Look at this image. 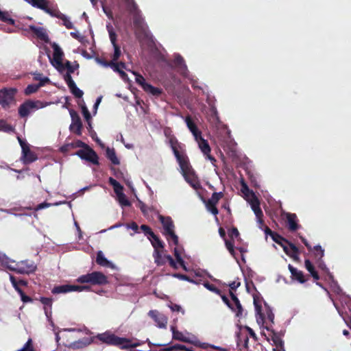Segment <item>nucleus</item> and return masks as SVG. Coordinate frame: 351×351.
I'll return each instance as SVG.
<instances>
[{"instance_id":"obj_39","label":"nucleus","mask_w":351,"mask_h":351,"mask_svg":"<svg viewBox=\"0 0 351 351\" xmlns=\"http://www.w3.org/2000/svg\"><path fill=\"white\" fill-rule=\"evenodd\" d=\"M264 328L267 330L271 332V338L272 341H274V344L278 347H282V340L278 337V335L272 330L269 326H265Z\"/></svg>"},{"instance_id":"obj_21","label":"nucleus","mask_w":351,"mask_h":351,"mask_svg":"<svg viewBox=\"0 0 351 351\" xmlns=\"http://www.w3.org/2000/svg\"><path fill=\"white\" fill-rule=\"evenodd\" d=\"M107 29H108V31L109 33L110 41L112 44V45L114 47V49L112 61L115 62L119 59V58L121 55V50H120V48L116 44V34L114 31L112 26L110 24H109L107 25Z\"/></svg>"},{"instance_id":"obj_7","label":"nucleus","mask_w":351,"mask_h":351,"mask_svg":"<svg viewBox=\"0 0 351 351\" xmlns=\"http://www.w3.org/2000/svg\"><path fill=\"white\" fill-rule=\"evenodd\" d=\"M48 105L49 103H44L39 100H27L19 106V114L23 118L26 117Z\"/></svg>"},{"instance_id":"obj_45","label":"nucleus","mask_w":351,"mask_h":351,"mask_svg":"<svg viewBox=\"0 0 351 351\" xmlns=\"http://www.w3.org/2000/svg\"><path fill=\"white\" fill-rule=\"evenodd\" d=\"M19 267V262H16L14 260L9 259L8 263L5 265V267L10 271L17 273L16 269Z\"/></svg>"},{"instance_id":"obj_55","label":"nucleus","mask_w":351,"mask_h":351,"mask_svg":"<svg viewBox=\"0 0 351 351\" xmlns=\"http://www.w3.org/2000/svg\"><path fill=\"white\" fill-rule=\"evenodd\" d=\"M82 112L86 121H89V120L91 119V116L86 106H82Z\"/></svg>"},{"instance_id":"obj_27","label":"nucleus","mask_w":351,"mask_h":351,"mask_svg":"<svg viewBox=\"0 0 351 351\" xmlns=\"http://www.w3.org/2000/svg\"><path fill=\"white\" fill-rule=\"evenodd\" d=\"M185 180L195 189H197L199 187L198 181L194 175L193 170H189V172L182 173Z\"/></svg>"},{"instance_id":"obj_37","label":"nucleus","mask_w":351,"mask_h":351,"mask_svg":"<svg viewBox=\"0 0 351 351\" xmlns=\"http://www.w3.org/2000/svg\"><path fill=\"white\" fill-rule=\"evenodd\" d=\"M289 269L291 273L292 276L300 282L303 283L305 282L304 279L303 274L301 271H298L297 269L294 268L292 265H289Z\"/></svg>"},{"instance_id":"obj_18","label":"nucleus","mask_w":351,"mask_h":351,"mask_svg":"<svg viewBox=\"0 0 351 351\" xmlns=\"http://www.w3.org/2000/svg\"><path fill=\"white\" fill-rule=\"evenodd\" d=\"M19 142L22 149V160L24 163H29L36 159L35 155L30 152L28 144L23 139L18 137Z\"/></svg>"},{"instance_id":"obj_9","label":"nucleus","mask_w":351,"mask_h":351,"mask_svg":"<svg viewBox=\"0 0 351 351\" xmlns=\"http://www.w3.org/2000/svg\"><path fill=\"white\" fill-rule=\"evenodd\" d=\"M170 143L173 154L177 159L178 162L179 163L182 174L186 172H189V170H191L192 169L190 166L188 158L184 155L180 154L179 153L174 144L173 139H171Z\"/></svg>"},{"instance_id":"obj_52","label":"nucleus","mask_w":351,"mask_h":351,"mask_svg":"<svg viewBox=\"0 0 351 351\" xmlns=\"http://www.w3.org/2000/svg\"><path fill=\"white\" fill-rule=\"evenodd\" d=\"M69 288L71 289V291H78L81 292L85 290H88L89 287L88 286H79V285H70Z\"/></svg>"},{"instance_id":"obj_41","label":"nucleus","mask_w":351,"mask_h":351,"mask_svg":"<svg viewBox=\"0 0 351 351\" xmlns=\"http://www.w3.org/2000/svg\"><path fill=\"white\" fill-rule=\"evenodd\" d=\"M30 3L34 7L45 10L49 4V1L47 0H32Z\"/></svg>"},{"instance_id":"obj_28","label":"nucleus","mask_w":351,"mask_h":351,"mask_svg":"<svg viewBox=\"0 0 351 351\" xmlns=\"http://www.w3.org/2000/svg\"><path fill=\"white\" fill-rule=\"evenodd\" d=\"M44 11L52 16L57 17L58 19L62 20L63 22H69L65 15L62 14L58 9L53 7L49 6L48 5Z\"/></svg>"},{"instance_id":"obj_47","label":"nucleus","mask_w":351,"mask_h":351,"mask_svg":"<svg viewBox=\"0 0 351 351\" xmlns=\"http://www.w3.org/2000/svg\"><path fill=\"white\" fill-rule=\"evenodd\" d=\"M40 87H41V86L38 84H29L25 88V93L26 95L32 94V93L36 92Z\"/></svg>"},{"instance_id":"obj_33","label":"nucleus","mask_w":351,"mask_h":351,"mask_svg":"<svg viewBox=\"0 0 351 351\" xmlns=\"http://www.w3.org/2000/svg\"><path fill=\"white\" fill-rule=\"evenodd\" d=\"M173 254L177 261L176 263H178L184 271H188L189 269L185 265L184 261L182 257V249L178 247H175L173 250Z\"/></svg>"},{"instance_id":"obj_43","label":"nucleus","mask_w":351,"mask_h":351,"mask_svg":"<svg viewBox=\"0 0 351 351\" xmlns=\"http://www.w3.org/2000/svg\"><path fill=\"white\" fill-rule=\"evenodd\" d=\"M34 80L39 81V84H38L40 86H44L46 83L49 82V79L48 77H44L42 74L38 73H34Z\"/></svg>"},{"instance_id":"obj_51","label":"nucleus","mask_w":351,"mask_h":351,"mask_svg":"<svg viewBox=\"0 0 351 351\" xmlns=\"http://www.w3.org/2000/svg\"><path fill=\"white\" fill-rule=\"evenodd\" d=\"M0 130L4 131V132H11L13 130V128L11 125L7 124L5 121L1 120L0 121Z\"/></svg>"},{"instance_id":"obj_58","label":"nucleus","mask_w":351,"mask_h":351,"mask_svg":"<svg viewBox=\"0 0 351 351\" xmlns=\"http://www.w3.org/2000/svg\"><path fill=\"white\" fill-rule=\"evenodd\" d=\"M9 259L10 258H8L5 254L0 252V263L2 266L5 267Z\"/></svg>"},{"instance_id":"obj_48","label":"nucleus","mask_w":351,"mask_h":351,"mask_svg":"<svg viewBox=\"0 0 351 351\" xmlns=\"http://www.w3.org/2000/svg\"><path fill=\"white\" fill-rule=\"evenodd\" d=\"M70 34L73 38H74L75 39L77 40L81 43H83L85 40V36H84V34L80 32L79 31L76 30L74 32H71Z\"/></svg>"},{"instance_id":"obj_5","label":"nucleus","mask_w":351,"mask_h":351,"mask_svg":"<svg viewBox=\"0 0 351 351\" xmlns=\"http://www.w3.org/2000/svg\"><path fill=\"white\" fill-rule=\"evenodd\" d=\"M171 330L172 332V337L173 339L182 341L184 343H189L202 348H206L208 344L201 343L193 334L184 331L181 332L178 330L175 326H171Z\"/></svg>"},{"instance_id":"obj_13","label":"nucleus","mask_w":351,"mask_h":351,"mask_svg":"<svg viewBox=\"0 0 351 351\" xmlns=\"http://www.w3.org/2000/svg\"><path fill=\"white\" fill-rule=\"evenodd\" d=\"M128 10L130 11L132 22H143L144 18L141 10L138 8L134 0H124Z\"/></svg>"},{"instance_id":"obj_1","label":"nucleus","mask_w":351,"mask_h":351,"mask_svg":"<svg viewBox=\"0 0 351 351\" xmlns=\"http://www.w3.org/2000/svg\"><path fill=\"white\" fill-rule=\"evenodd\" d=\"M53 58L51 59V63L52 65L61 73L63 74L64 80L66 81V76L75 71L77 68L78 65H72L69 61H66L65 64L62 62L63 51L61 48L56 44L53 43Z\"/></svg>"},{"instance_id":"obj_25","label":"nucleus","mask_w":351,"mask_h":351,"mask_svg":"<svg viewBox=\"0 0 351 351\" xmlns=\"http://www.w3.org/2000/svg\"><path fill=\"white\" fill-rule=\"evenodd\" d=\"M66 83L68 85L69 88H70L72 93L77 97H82L83 95V92L80 88H78L73 80L71 76H69V75H67L66 76Z\"/></svg>"},{"instance_id":"obj_31","label":"nucleus","mask_w":351,"mask_h":351,"mask_svg":"<svg viewBox=\"0 0 351 351\" xmlns=\"http://www.w3.org/2000/svg\"><path fill=\"white\" fill-rule=\"evenodd\" d=\"M286 218H287L289 228L292 231L297 230L298 228V226L297 223L296 215L292 214V213H287Z\"/></svg>"},{"instance_id":"obj_46","label":"nucleus","mask_w":351,"mask_h":351,"mask_svg":"<svg viewBox=\"0 0 351 351\" xmlns=\"http://www.w3.org/2000/svg\"><path fill=\"white\" fill-rule=\"evenodd\" d=\"M132 73L135 75V80L137 84L141 85V86L144 88L145 84H147V83L145 82V78L140 74L133 71Z\"/></svg>"},{"instance_id":"obj_49","label":"nucleus","mask_w":351,"mask_h":351,"mask_svg":"<svg viewBox=\"0 0 351 351\" xmlns=\"http://www.w3.org/2000/svg\"><path fill=\"white\" fill-rule=\"evenodd\" d=\"M17 351H35L32 346V340L29 339L21 349Z\"/></svg>"},{"instance_id":"obj_56","label":"nucleus","mask_w":351,"mask_h":351,"mask_svg":"<svg viewBox=\"0 0 351 351\" xmlns=\"http://www.w3.org/2000/svg\"><path fill=\"white\" fill-rule=\"evenodd\" d=\"M314 248L316 251L315 256L319 258H322L324 256V250L320 245H316Z\"/></svg>"},{"instance_id":"obj_14","label":"nucleus","mask_w":351,"mask_h":351,"mask_svg":"<svg viewBox=\"0 0 351 351\" xmlns=\"http://www.w3.org/2000/svg\"><path fill=\"white\" fill-rule=\"evenodd\" d=\"M76 155L82 159L89 161L93 164H98V156L97 154L88 146H86L85 148L79 150L76 153Z\"/></svg>"},{"instance_id":"obj_29","label":"nucleus","mask_w":351,"mask_h":351,"mask_svg":"<svg viewBox=\"0 0 351 351\" xmlns=\"http://www.w3.org/2000/svg\"><path fill=\"white\" fill-rule=\"evenodd\" d=\"M199 145V149L202 150V152L205 154L207 155V158L211 160H215L214 158L212 157L210 155L208 154V153L210 152V148L206 142L204 138L201 137L199 138L198 141H197Z\"/></svg>"},{"instance_id":"obj_61","label":"nucleus","mask_w":351,"mask_h":351,"mask_svg":"<svg viewBox=\"0 0 351 351\" xmlns=\"http://www.w3.org/2000/svg\"><path fill=\"white\" fill-rule=\"evenodd\" d=\"M177 349L185 350L186 349V346H184V345L177 344V345H175V346H173L171 347H169V348H167L165 350H167V351H171V350H177Z\"/></svg>"},{"instance_id":"obj_23","label":"nucleus","mask_w":351,"mask_h":351,"mask_svg":"<svg viewBox=\"0 0 351 351\" xmlns=\"http://www.w3.org/2000/svg\"><path fill=\"white\" fill-rule=\"evenodd\" d=\"M70 114L72 121L71 124L70 125V130L71 131L75 132L78 135H80L82 128V123L80 120V118L78 116V114L74 111H71Z\"/></svg>"},{"instance_id":"obj_60","label":"nucleus","mask_w":351,"mask_h":351,"mask_svg":"<svg viewBox=\"0 0 351 351\" xmlns=\"http://www.w3.org/2000/svg\"><path fill=\"white\" fill-rule=\"evenodd\" d=\"M221 197V193H215L213 194L211 199L208 200V202H212L214 204H217Z\"/></svg>"},{"instance_id":"obj_36","label":"nucleus","mask_w":351,"mask_h":351,"mask_svg":"<svg viewBox=\"0 0 351 351\" xmlns=\"http://www.w3.org/2000/svg\"><path fill=\"white\" fill-rule=\"evenodd\" d=\"M45 314H46V316L47 317L48 319H49V322H50V325L51 326V327L53 328V331L55 334V336H56V342L58 343L60 340V332L61 331V330L58 329V328H56L54 325V323L53 322V321L51 320V319L50 318V316H51V312H48V311L45 308Z\"/></svg>"},{"instance_id":"obj_6","label":"nucleus","mask_w":351,"mask_h":351,"mask_svg":"<svg viewBox=\"0 0 351 351\" xmlns=\"http://www.w3.org/2000/svg\"><path fill=\"white\" fill-rule=\"evenodd\" d=\"M158 219L163 227V233L167 239L170 245H178V237L174 232V225L169 217H163L159 215Z\"/></svg>"},{"instance_id":"obj_15","label":"nucleus","mask_w":351,"mask_h":351,"mask_svg":"<svg viewBox=\"0 0 351 351\" xmlns=\"http://www.w3.org/2000/svg\"><path fill=\"white\" fill-rule=\"evenodd\" d=\"M265 232L266 234H269L270 236H271V237L274 241L280 244L282 246L283 250L285 252V253L287 254H288L289 256H293L297 253V249L294 245H285L282 244L280 242V241L282 240V238L280 236L274 234L268 228H266Z\"/></svg>"},{"instance_id":"obj_35","label":"nucleus","mask_w":351,"mask_h":351,"mask_svg":"<svg viewBox=\"0 0 351 351\" xmlns=\"http://www.w3.org/2000/svg\"><path fill=\"white\" fill-rule=\"evenodd\" d=\"M151 241V243L154 247V250H164V245L162 241H161L154 233H152V235L149 237Z\"/></svg>"},{"instance_id":"obj_62","label":"nucleus","mask_w":351,"mask_h":351,"mask_svg":"<svg viewBox=\"0 0 351 351\" xmlns=\"http://www.w3.org/2000/svg\"><path fill=\"white\" fill-rule=\"evenodd\" d=\"M103 10L104 13L108 16L109 19H113V14L110 9L106 6L103 5Z\"/></svg>"},{"instance_id":"obj_50","label":"nucleus","mask_w":351,"mask_h":351,"mask_svg":"<svg viewBox=\"0 0 351 351\" xmlns=\"http://www.w3.org/2000/svg\"><path fill=\"white\" fill-rule=\"evenodd\" d=\"M215 204H214L212 202H208L206 205L207 210L215 215H216L218 213V210L216 208Z\"/></svg>"},{"instance_id":"obj_34","label":"nucleus","mask_w":351,"mask_h":351,"mask_svg":"<svg viewBox=\"0 0 351 351\" xmlns=\"http://www.w3.org/2000/svg\"><path fill=\"white\" fill-rule=\"evenodd\" d=\"M254 304L256 314V322L259 326H263L265 324V318L263 314L261 313V306L258 304L257 300L254 299Z\"/></svg>"},{"instance_id":"obj_20","label":"nucleus","mask_w":351,"mask_h":351,"mask_svg":"<svg viewBox=\"0 0 351 351\" xmlns=\"http://www.w3.org/2000/svg\"><path fill=\"white\" fill-rule=\"evenodd\" d=\"M15 90L14 89H2L0 91V105L7 108L14 100Z\"/></svg>"},{"instance_id":"obj_2","label":"nucleus","mask_w":351,"mask_h":351,"mask_svg":"<svg viewBox=\"0 0 351 351\" xmlns=\"http://www.w3.org/2000/svg\"><path fill=\"white\" fill-rule=\"evenodd\" d=\"M96 337L103 343L117 346L122 349L135 348L142 344V342L138 340H134V341H133L132 339L119 337L110 331L98 334Z\"/></svg>"},{"instance_id":"obj_4","label":"nucleus","mask_w":351,"mask_h":351,"mask_svg":"<svg viewBox=\"0 0 351 351\" xmlns=\"http://www.w3.org/2000/svg\"><path fill=\"white\" fill-rule=\"evenodd\" d=\"M241 191L243 193L245 199L250 204L252 210L254 211L256 217L257 223L259 224V227L262 228L261 225L263 223L262 217L263 216V213L260 208V202L258 199L243 181L241 182Z\"/></svg>"},{"instance_id":"obj_8","label":"nucleus","mask_w":351,"mask_h":351,"mask_svg":"<svg viewBox=\"0 0 351 351\" xmlns=\"http://www.w3.org/2000/svg\"><path fill=\"white\" fill-rule=\"evenodd\" d=\"M76 281L79 283H90L92 285H105L108 283L107 277L101 272L93 271L79 276Z\"/></svg>"},{"instance_id":"obj_19","label":"nucleus","mask_w":351,"mask_h":351,"mask_svg":"<svg viewBox=\"0 0 351 351\" xmlns=\"http://www.w3.org/2000/svg\"><path fill=\"white\" fill-rule=\"evenodd\" d=\"M37 269V265L32 261H19V267L16 269L17 274H29L34 273Z\"/></svg>"},{"instance_id":"obj_40","label":"nucleus","mask_w":351,"mask_h":351,"mask_svg":"<svg viewBox=\"0 0 351 351\" xmlns=\"http://www.w3.org/2000/svg\"><path fill=\"white\" fill-rule=\"evenodd\" d=\"M106 156L110 161L114 165H119V160L116 156V154L114 149L108 147L106 149Z\"/></svg>"},{"instance_id":"obj_26","label":"nucleus","mask_w":351,"mask_h":351,"mask_svg":"<svg viewBox=\"0 0 351 351\" xmlns=\"http://www.w3.org/2000/svg\"><path fill=\"white\" fill-rule=\"evenodd\" d=\"M185 122L186 124L189 128V130L191 131V132L193 134L195 140L196 141H198V139L199 137H201V132L199 131L195 124L192 121L190 117H186L185 118Z\"/></svg>"},{"instance_id":"obj_30","label":"nucleus","mask_w":351,"mask_h":351,"mask_svg":"<svg viewBox=\"0 0 351 351\" xmlns=\"http://www.w3.org/2000/svg\"><path fill=\"white\" fill-rule=\"evenodd\" d=\"M30 29H32L33 33L35 34L40 39L45 42L49 41V37L45 29L41 27H37L33 25L30 26Z\"/></svg>"},{"instance_id":"obj_54","label":"nucleus","mask_w":351,"mask_h":351,"mask_svg":"<svg viewBox=\"0 0 351 351\" xmlns=\"http://www.w3.org/2000/svg\"><path fill=\"white\" fill-rule=\"evenodd\" d=\"M204 286L209 291L220 295V291L218 289H217L214 285H210L208 282H204Z\"/></svg>"},{"instance_id":"obj_12","label":"nucleus","mask_w":351,"mask_h":351,"mask_svg":"<svg viewBox=\"0 0 351 351\" xmlns=\"http://www.w3.org/2000/svg\"><path fill=\"white\" fill-rule=\"evenodd\" d=\"M153 256L154 258V262L158 265H163L167 261L169 263V265L174 269L178 268L176 262L174 261L173 258L170 255L165 254L164 250H154Z\"/></svg>"},{"instance_id":"obj_53","label":"nucleus","mask_w":351,"mask_h":351,"mask_svg":"<svg viewBox=\"0 0 351 351\" xmlns=\"http://www.w3.org/2000/svg\"><path fill=\"white\" fill-rule=\"evenodd\" d=\"M226 246L232 256L235 258V253L234 250V245L230 241H225Z\"/></svg>"},{"instance_id":"obj_24","label":"nucleus","mask_w":351,"mask_h":351,"mask_svg":"<svg viewBox=\"0 0 351 351\" xmlns=\"http://www.w3.org/2000/svg\"><path fill=\"white\" fill-rule=\"evenodd\" d=\"M93 341L92 337H84L78 341L71 343L68 348L72 349H80L90 345Z\"/></svg>"},{"instance_id":"obj_63","label":"nucleus","mask_w":351,"mask_h":351,"mask_svg":"<svg viewBox=\"0 0 351 351\" xmlns=\"http://www.w3.org/2000/svg\"><path fill=\"white\" fill-rule=\"evenodd\" d=\"M173 276L180 280H186L188 282L190 280V278L189 276L180 274H174Z\"/></svg>"},{"instance_id":"obj_64","label":"nucleus","mask_w":351,"mask_h":351,"mask_svg":"<svg viewBox=\"0 0 351 351\" xmlns=\"http://www.w3.org/2000/svg\"><path fill=\"white\" fill-rule=\"evenodd\" d=\"M73 143H67V144L63 145L62 147H61L60 150L62 152H67L71 149L73 148Z\"/></svg>"},{"instance_id":"obj_3","label":"nucleus","mask_w":351,"mask_h":351,"mask_svg":"<svg viewBox=\"0 0 351 351\" xmlns=\"http://www.w3.org/2000/svg\"><path fill=\"white\" fill-rule=\"evenodd\" d=\"M136 34L141 41L143 45H146L152 56L159 60H164L159 47L160 45L154 40L151 33L143 27L138 25L136 28Z\"/></svg>"},{"instance_id":"obj_44","label":"nucleus","mask_w":351,"mask_h":351,"mask_svg":"<svg viewBox=\"0 0 351 351\" xmlns=\"http://www.w3.org/2000/svg\"><path fill=\"white\" fill-rule=\"evenodd\" d=\"M0 21L2 22H15L14 19H12L11 14L8 11H2L0 9Z\"/></svg>"},{"instance_id":"obj_11","label":"nucleus","mask_w":351,"mask_h":351,"mask_svg":"<svg viewBox=\"0 0 351 351\" xmlns=\"http://www.w3.org/2000/svg\"><path fill=\"white\" fill-rule=\"evenodd\" d=\"M110 184L113 186L114 193L117 195V199L121 206H129L130 202L123 193V186L114 179L110 178Z\"/></svg>"},{"instance_id":"obj_38","label":"nucleus","mask_w":351,"mask_h":351,"mask_svg":"<svg viewBox=\"0 0 351 351\" xmlns=\"http://www.w3.org/2000/svg\"><path fill=\"white\" fill-rule=\"evenodd\" d=\"M143 90L145 92H147L154 96H156V97L159 96L162 93L161 89L154 87L148 83H147V84H145V88H143Z\"/></svg>"},{"instance_id":"obj_17","label":"nucleus","mask_w":351,"mask_h":351,"mask_svg":"<svg viewBox=\"0 0 351 351\" xmlns=\"http://www.w3.org/2000/svg\"><path fill=\"white\" fill-rule=\"evenodd\" d=\"M231 300H229L227 297L221 295L222 300L230 307L232 311L236 312L237 316L241 315L242 307L238 298L232 292H230Z\"/></svg>"},{"instance_id":"obj_10","label":"nucleus","mask_w":351,"mask_h":351,"mask_svg":"<svg viewBox=\"0 0 351 351\" xmlns=\"http://www.w3.org/2000/svg\"><path fill=\"white\" fill-rule=\"evenodd\" d=\"M173 63H174L175 66L178 68V69L180 72V73L191 80L192 85L195 88H199V86H197L196 85V82L193 80V76L189 73V72L187 69V66L184 62V60L180 55H179V54L175 55Z\"/></svg>"},{"instance_id":"obj_57","label":"nucleus","mask_w":351,"mask_h":351,"mask_svg":"<svg viewBox=\"0 0 351 351\" xmlns=\"http://www.w3.org/2000/svg\"><path fill=\"white\" fill-rule=\"evenodd\" d=\"M228 235L232 240H234V238L239 237V233L237 228H233L229 230Z\"/></svg>"},{"instance_id":"obj_22","label":"nucleus","mask_w":351,"mask_h":351,"mask_svg":"<svg viewBox=\"0 0 351 351\" xmlns=\"http://www.w3.org/2000/svg\"><path fill=\"white\" fill-rule=\"evenodd\" d=\"M148 315L154 320L159 328H166L168 319L165 315L155 310L150 311Z\"/></svg>"},{"instance_id":"obj_42","label":"nucleus","mask_w":351,"mask_h":351,"mask_svg":"<svg viewBox=\"0 0 351 351\" xmlns=\"http://www.w3.org/2000/svg\"><path fill=\"white\" fill-rule=\"evenodd\" d=\"M68 292H71V289L69 288V285L55 287L53 289V293H65Z\"/></svg>"},{"instance_id":"obj_16","label":"nucleus","mask_w":351,"mask_h":351,"mask_svg":"<svg viewBox=\"0 0 351 351\" xmlns=\"http://www.w3.org/2000/svg\"><path fill=\"white\" fill-rule=\"evenodd\" d=\"M97 62L105 67H111L114 71L119 73L123 80L127 81L128 80L127 74L123 71V69H125V64L123 62L116 63L113 61L107 62L99 60Z\"/></svg>"},{"instance_id":"obj_32","label":"nucleus","mask_w":351,"mask_h":351,"mask_svg":"<svg viewBox=\"0 0 351 351\" xmlns=\"http://www.w3.org/2000/svg\"><path fill=\"white\" fill-rule=\"evenodd\" d=\"M96 262L99 265L104 266V267H109L111 268H114V264L112 263L111 262H110L109 261H108L105 258V256L101 251H99L97 252Z\"/></svg>"},{"instance_id":"obj_59","label":"nucleus","mask_w":351,"mask_h":351,"mask_svg":"<svg viewBox=\"0 0 351 351\" xmlns=\"http://www.w3.org/2000/svg\"><path fill=\"white\" fill-rule=\"evenodd\" d=\"M304 264H305V267H306V269L311 274L312 272H313L315 270V268L313 267V265L311 264V263L310 262V261L308 260H306L305 262H304Z\"/></svg>"}]
</instances>
